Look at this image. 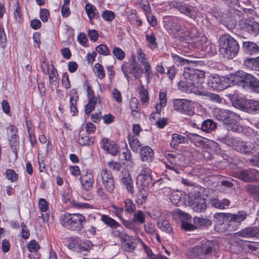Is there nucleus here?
I'll return each instance as SVG.
<instances>
[{"instance_id": "obj_17", "label": "nucleus", "mask_w": 259, "mask_h": 259, "mask_svg": "<svg viewBox=\"0 0 259 259\" xmlns=\"http://www.w3.org/2000/svg\"><path fill=\"white\" fill-rule=\"evenodd\" d=\"M240 25H242V28L255 36L259 33V23L255 21H242Z\"/></svg>"}, {"instance_id": "obj_9", "label": "nucleus", "mask_w": 259, "mask_h": 259, "mask_svg": "<svg viewBox=\"0 0 259 259\" xmlns=\"http://www.w3.org/2000/svg\"><path fill=\"white\" fill-rule=\"evenodd\" d=\"M212 242L206 241L201 246H197L190 249L188 254L192 257L203 258L205 255L209 254L212 251L211 245Z\"/></svg>"}, {"instance_id": "obj_12", "label": "nucleus", "mask_w": 259, "mask_h": 259, "mask_svg": "<svg viewBox=\"0 0 259 259\" xmlns=\"http://www.w3.org/2000/svg\"><path fill=\"white\" fill-rule=\"evenodd\" d=\"M172 33L181 41L189 40L191 37L189 29L184 25L176 24L172 30Z\"/></svg>"}, {"instance_id": "obj_22", "label": "nucleus", "mask_w": 259, "mask_h": 259, "mask_svg": "<svg viewBox=\"0 0 259 259\" xmlns=\"http://www.w3.org/2000/svg\"><path fill=\"white\" fill-rule=\"evenodd\" d=\"M94 177L92 173L87 172L80 177V182L84 189L88 190L92 186L94 183Z\"/></svg>"}, {"instance_id": "obj_7", "label": "nucleus", "mask_w": 259, "mask_h": 259, "mask_svg": "<svg viewBox=\"0 0 259 259\" xmlns=\"http://www.w3.org/2000/svg\"><path fill=\"white\" fill-rule=\"evenodd\" d=\"M175 110L179 112L189 116L195 114V107L193 103L186 99H177L172 101Z\"/></svg>"}, {"instance_id": "obj_24", "label": "nucleus", "mask_w": 259, "mask_h": 259, "mask_svg": "<svg viewBox=\"0 0 259 259\" xmlns=\"http://www.w3.org/2000/svg\"><path fill=\"white\" fill-rule=\"evenodd\" d=\"M103 148L108 151L112 155H115L117 154V148L115 143L113 142H110L108 139L104 138L102 140Z\"/></svg>"}, {"instance_id": "obj_4", "label": "nucleus", "mask_w": 259, "mask_h": 259, "mask_svg": "<svg viewBox=\"0 0 259 259\" xmlns=\"http://www.w3.org/2000/svg\"><path fill=\"white\" fill-rule=\"evenodd\" d=\"M61 222L68 229L79 230L84 227L86 219L80 213H65L62 215Z\"/></svg>"}, {"instance_id": "obj_40", "label": "nucleus", "mask_w": 259, "mask_h": 259, "mask_svg": "<svg viewBox=\"0 0 259 259\" xmlns=\"http://www.w3.org/2000/svg\"><path fill=\"white\" fill-rule=\"evenodd\" d=\"M230 203V201L227 199H224L221 201L218 198H214L211 201L212 206L220 209L225 208V206H229Z\"/></svg>"}, {"instance_id": "obj_6", "label": "nucleus", "mask_w": 259, "mask_h": 259, "mask_svg": "<svg viewBox=\"0 0 259 259\" xmlns=\"http://www.w3.org/2000/svg\"><path fill=\"white\" fill-rule=\"evenodd\" d=\"M189 204L191 208L195 211L202 212L205 211L207 203L201 188L194 189L189 193Z\"/></svg>"}, {"instance_id": "obj_36", "label": "nucleus", "mask_w": 259, "mask_h": 259, "mask_svg": "<svg viewBox=\"0 0 259 259\" xmlns=\"http://www.w3.org/2000/svg\"><path fill=\"white\" fill-rule=\"evenodd\" d=\"M151 176L139 175L137 177V184L140 187L148 188L152 184Z\"/></svg>"}, {"instance_id": "obj_42", "label": "nucleus", "mask_w": 259, "mask_h": 259, "mask_svg": "<svg viewBox=\"0 0 259 259\" xmlns=\"http://www.w3.org/2000/svg\"><path fill=\"white\" fill-rule=\"evenodd\" d=\"M157 226L160 230L166 233H169L172 231L169 222L166 220L159 221L157 223Z\"/></svg>"}, {"instance_id": "obj_13", "label": "nucleus", "mask_w": 259, "mask_h": 259, "mask_svg": "<svg viewBox=\"0 0 259 259\" xmlns=\"http://www.w3.org/2000/svg\"><path fill=\"white\" fill-rule=\"evenodd\" d=\"M103 185L106 191L112 193L115 188V184L112 174L107 170H103L101 172Z\"/></svg>"}, {"instance_id": "obj_51", "label": "nucleus", "mask_w": 259, "mask_h": 259, "mask_svg": "<svg viewBox=\"0 0 259 259\" xmlns=\"http://www.w3.org/2000/svg\"><path fill=\"white\" fill-rule=\"evenodd\" d=\"M172 57L174 58V61L178 65H185L188 64L190 63H193V61L183 58L178 55L172 54Z\"/></svg>"}, {"instance_id": "obj_34", "label": "nucleus", "mask_w": 259, "mask_h": 259, "mask_svg": "<svg viewBox=\"0 0 259 259\" xmlns=\"http://www.w3.org/2000/svg\"><path fill=\"white\" fill-rule=\"evenodd\" d=\"M239 11L232 8L223 9L221 11L222 17L225 19H228L232 20L238 15Z\"/></svg>"}, {"instance_id": "obj_29", "label": "nucleus", "mask_w": 259, "mask_h": 259, "mask_svg": "<svg viewBox=\"0 0 259 259\" xmlns=\"http://www.w3.org/2000/svg\"><path fill=\"white\" fill-rule=\"evenodd\" d=\"M121 246L123 250L126 251L132 252L136 247V243L130 238H122Z\"/></svg>"}, {"instance_id": "obj_57", "label": "nucleus", "mask_w": 259, "mask_h": 259, "mask_svg": "<svg viewBox=\"0 0 259 259\" xmlns=\"http://www.w3.org/2000/svg\"><path fill=\"white\" fill-rule=\"evenodd\" d=\"M102 16L103 19L106 21H112L115 17L114 12L109 10H105L102 13Z\"/></svg>"}, {"instance_id": "obj_26", "label": "nucleus", "mask_w": 259, "mask_h": 259, "mask_svg": "<svg viewBox=\"0 0 259 259\" xmlns=\"http://www.w3.org/2000/svg\"><path fill=\"white\" fill-rule=\"evenodd\" d=\"M132 69L129 73L132 74L136 79H139L143 73V70L141 66L136 63L135 59H134L130 64Z\"/></svg>"}, {"instance_id": "obj_50", "label": "nucleus", "mask_w": 259, "mask_h": 259, "mask_svg": "<svg viewBox=\"0 0 259 259\" xmlns=\"http://www.w3.org/2000/svg\"><path fill=\"white\" fill-rule=\"evenodd\" d=\"M139 94L141 101L142 103H145L149 101L148 93L143 85L140 87Z\"/></svg>"}, {"instance_id": "obj_41", "label": "nucleus", "mask_w": 259, "mask_h": 259, "mask_svg": "<svg viewBox=\"0 0 259 259\" xmlns=\"http://www.w3.org/2000/svg\"><path fill=\"white\" fill-rule=\"evenodd\" d=\"M245 190L249 194L253 196L254 199L259 200V186L249 184L246 186Z\"/></svg>"}, {"instance_id": "obj_27", "label": "nucleus", "mask_w": 259, "mask_h": 259, "mask_svg": "<svg viewBox=\"0 0 259 259\" xmlns=\"http://www.w3.org/2000/svg\"><path fill=\"white\" fill-rule=\"evenodd\" d=\"M236 76L240 78V81L244 83V86L247 87L249 85L254 78L252 75L242 71H237L236 73Z\"/></svg>"}, {"instance_id": "obj_44", "label": "nucleus", "mask_w": 259, "mask_h": 259, "mask_svg": "<svg viewBox=\"0 0 259 259\" xmlns=\"http://www.w3.org/2000/svg\"><path fill=\"white\" fill-rule=\"evenodd\" d=\"M132 221L135 224H142L145 222V215L142 210L134 213Z\"/></svg>"}, {"instance_id": "obj_31", "label": "nucleus", "mask_w": 259, "mask_h": 259, "mask_svg": "<svg viewBox=\"0 0 259 259\" xmlns=\"http://www.w3.org/2000/svg\"><path fill=\"white\" fill-rule=\"evenodd\" d=\"M217 123L211 119H206L202 121L200 129L206 133H211L217 128Z\"/></svg>"}, {"instance_id": "obj_48", "label": "nucleus", "mask_w": 259, "mask_h": 259, "mask_svg": "<svg viewBox=\"0 0 259 259\" xmlns=\"http://www.w3.org/2000/svg\"><path fill=\"white\" fill-rule=\"evenodd\" d=\"M125 210L126 212L132 213L136 210V207L133 201L130 199H126L124 200Z\"/></svg>"}, {"instance_id": "obj_2", "label": "nucleus", "mask_w": 259, "mask_h": 259, "mask_svg": "<svg viewBox=\"0 0 259 259\" xmlns=\"http://www.w3.org/2000/svg\"><path fill=\"white\" fill-rule=\"evenodd\" d=\"M219 53L223 57L231 59L237 54L239 46L237 41L231 36L225 34L222 35L219 39Z\"/></svg>"}, {"instance_id": "obj_54", "label": "nucleus", "mask_w": 259, "mask_h": 259, "mask_svg": "<svg viewBox=\"0 0 259 259\" xmlns=\"http://www.w3.org/2000/svg\"><path fill=\"white\" fill-rule=\"evenodd\" d=\"M95 72L97 74V76L100 79L103 78L105 76L104 68L100 63H96L95 65Z\"/></svg>"}, {"instance_id": "obj_3", "label": "nucleus", "mask_w": 259, "mask_h": 259, "mask_svg": "<svg viewBox=\"0 0 259 259\" xmlns=\"http://www.w3.org/2000/svg\"><path fill=\"white\" fill-rule=\"evenodd\" d=\"M232 105L237 108L249 113L259 111V101L245 100L240 97L237 94H230L228 95Z\"/></svg>"}, {"instance_id": "obj_60", "label": "nucleus", "mask_w": 259, "mask_h": 259, "mask_svg": "<svg viewBox=\"0 0 259 259\" xmlns=\"http://www.w3.org/2000/svg\"><path fill=\"white\" fill-rule=\"evenodd\" d=\"M96 50L99 53L106 56L109 54V50L105 45H100L96 47Z\"/></svg>"}, {"instance_id": "obj_35", "label": "nucleus", "mask_w": 259, "mask_h": 259, "mask_svg": "<svg viewBox=\"0 0 259 259\" xmlns=\"http://www.w3.org/2000/svg\"><path fill=\"white\" fill-rule=\"evenodd\" d=\"M85 10L90 20L98 19L100 17V14L98 12L96 8L90 3L87 4L85 6Z\"/></svg>"}, {"instance_id": "obj_21", "label": "nucleus", "mask_w": 259, "mask_h": 259, "mask_svg": "<svg viewBox=\"0 0 259 259\" xmlns=\"http://www.w3.org/2000/svg\"><path fill=\"white\" fill-rule=\"evenodd\" d=\"M141 159L143 161L150 162L154 157V152L149 146H145L140 150Z\"/></svg>"}, {"instance_id": "obj_33", "label": "nucleus", "mask_w": 259, "mask_h": 259, "mask_svg": "<svg viewBox=\"0 0 259 259\" xmlns=\"http://www.w3.org/2000/svg\"><path fill=\"white\" fill-rule=\"evenodd\" d=\"M119 159L124 165H129L131 163V154L126 148L122 149L119 153Z\"/></svg>"}, {"instance_id": "obj_14", "label": "nucleus", "mask_w": 259, "mask_h": 259, "mask_svg": "<svg viewBox=\"0 0 259 259\" xmlns=\"http://www.w3.org/2000/svg\"><path fill=\"white\" fill-rule=\"evenodd\" d=\"M234 242L238 243L239 244L243 245L245 249H248L253 254L259 256V243L255 242H249L243 241L239 239H234L233 241Z\"/></svg>"}, {"instance_id": "obj_19", "label": "nucleus", "mask_w": 259, "mask_h": 259, "mask_svg": "<svg viewBox=\"0 0 259 259\" xmlns=\"http://www.w3.org/2000/svg\"><path fill=\"white\" fill-rule=\"evenodd\" d=\"M38 205L40 210L42 212L40 217L44 222H48L50 219V214L47 211L49 207V204L44 198H40L38 201Z\"/></svg>"}, {"instance_id": "obj_46", "label": "nucleus", "mask_w": 259, "mask_h": 259, "mask_svg": "<svg viewBox=\"0 0 259 259\" xmlns=\"http://www.w3.org/2000/svg\"><path fill=\"white\" fill-rule=\"evenodd\" d=\"M83 131L79 132V135L78 138V142L80 145H90L93 144L94 142L89 139V136H87L85 133H83Z\"/></svg>"}, {"instance_id": "obj_11", "label": "nucleus", "mask_w": 259, "mask_h": 259, "mask_svg": "<svg viewBox=\"0 0 259 259\" xmlns=\"http://www.w3.org/2000/svg\"><path fill=\"white\" fill-rule=\"evenodd\" d=\"M258 175L257 170L253 168H249L236 172L235 177L243 182L251 183L257 180Z\"/></svg>"}, {"instance_id": "obj_59", "label": "nucleus", "mask_w": 259, "mask_h": 259, "mask_svg": "<svg viewBox=\"0 0 259 259\" xmlns=\"http://www.w3.org/2000/svg\"><path fill=\"white\" fill-rule=\"evenodd\" d=\"M97 100H89L88 103L85 106V112L87 114H90L92 110H94Z\"/></svg>"}, {"instance_id": "obj_62", "label": "nucleus", "mask_w": 259, "mask_h": 259, "mask_svg": "<svg viewBox=\"0 0 259 259\" xmlns=\"http://www.w3.org/2000/svg\"><path fill=\"white\" fill-rule=\"evenodd\" d=\"M27 248L31 252H35L39 248V245L35 240H31L27 244Z\"/></svg>"}, {"instance_id": "obj_58", "label": "nucleus", "mask_w": 259, "mask_h": 259, "mask_svg": "<svg viewBox=\"0 0 259 259\" xmlns=\"http://www.w3.org/2000/svg\"><path fill=\"white\" fill-rule=\"evenodd\" d=\"M113 54L116 58L119 60H122L125 57V54L124 51L117 47L113 49Z\"/></svg>"}, {"instance_id": "obj_47", "label": "nucleus", "mask_w": 259, "mask_h": 259, "mask_svg": "<svg viewBox=\"0 0 259 259\" xmlns=\"http://www.w3.org/2000/svg\"><path fill=\"white\" fill-rule=\"evenodd\" d=\"M146 38L148 42V46L151 49H153L157 48L158 45L156 41V38L153 32H152L150 34H146Z\"/></svg>"}, {"instance_id": "obj_28", "label": "nucleus", "mask_w": 259, "mask_h": 259, "mask_svg": "<svg viewBox=\"0 0 259 259\" xmlns=\"http://www.w3.org/2000/svg\"><path fill=\"white\" fill-rule=\"evenodd\" d=\"M244 65L251 70L259 71V56L254 58H248L244 60Z\"/></svg>"}, {"instance_id": "obj_8", "label": "nucleus", "mask_w": 259, "mask_h": 259, "mask_svg": "<svg viewBox=\"0 0 259 259\" xmlns=\"http://www.w3.org/2000/svg\"><path fill=\"white\" fill-rule=\"evenodd\" d=\"M183 76L186 81L193 82L194 85H200L203 81L205 72L200 70L185 68Z\"/></svg>"}, {"instance_id": "obj_25", "label": "nucleus", "mask_w": 259, "mask_h": 259, "mask_svg": "<svg viewBox=\"0 0 259 259\" xmlns=\"http://www.w3.org/2000/svg\"><path fill=\"white\" fill-rule=\"evenodd\" d=\"M193 82L188 81H180L179 83V88L183 92L187 93H192L196 90V86L199 85H194Z\"/></svg>"}, {"instance_id": "obj_18", "label": "nucleus", "mask_w": 259, "mask_h": 259, "mask_svg": "<svg viewBox=\"0 0 259 259\" xmlns=\"http://www.w3.org/2000/svg\"><path fill=\"white\" fill-rule=\"evenodd\" d=\"M242 48L244 52L249 55H256L259 53L258 46L252 41H244Z\"/></svg>"}, {"instance_id": "obj_61", "label": "nucleus", "mask_w": 259, "mask_h": 259, "mask_svg": "<svg viewBox=\"0 0 259 259\" xmlns=\"http://www.w3.org/2000/svg\"><path fill=\"white\" fill-rule=\"evenodd\" d=\"M254 148V146L252 145V144L250 142H245L242 153L246 154H249L252 152Z\"/></svg>"}, {"instance_id": "obj_20", "label": "nucleus", "mask_w": 259, "mask_h": 259, "mask_svg": "<svg viewBox=\"0 0 259 259\" xmlns=\"http://www.w3.org/2000/svg\"><path fill=\"white\" fill-rule=\"evenodd\" d=\"M208 86L217 90L221 91L224 89L220 77L218 75L209 76L208 81Z\"/></svg>"}, {"instance_id": "obj_63", "label": "nucleus", "mask_w": 259, "mask_h": 259, "mask_svg": "<svg viewBox=\"0 0 259 259\" xmlns=\"http://www.w3.org/2000/svg\"><path fill=\"white\" fill-rule=\"evenodd\" d=\"M9 138H15L18 137L17 128L14 125H10L7 127Z\"/></svg>"}, {"instance_id": "obj_15", "label": "nucleus", "mask_w": 259, "mask_h": 259, "mask_svg": "<svg viewBox=\"0 0 259 259\" xmlns=\"http://www.w3.org/2000/svg\"><path fill=\"white\" fill-rule=\"evenodd\" d=\"M235 234L242 237L257 238L259 237V228L256 227H247L237 232Z\"/></svg>"}, {"instance_id": "obj_30", "label": "nucleus", "mask_w": 259, "mask_h": 259, "mask_svg": "<svg viewBox=\"0 0 259 259\" xmlns=\"http://www.w3.org/2000/svg\"><path fill=\"white\" fill-rule=\"evenodd\" d=\"M139 190L136 194V202L138 204H142L146 201L148 196V188L139 187Z\"/></svg>"}, {"instance_id": "obj_5", "label": "nucleus", "mask_w": 259, "mask_h": 259, "mask_svg": "<svg viewBox=\"0 0 259 259\" xmlns=\"http://www.w3.org/2000/svg\"><path fill=\"white\" fill-rule=\"evenodd\" d=\"M247 216V213L244 211H239L236 214L216 213L214 215V218L218 220V222L227 224L228 225L227 229L230 230L234 229V226L245 220Z\"/></svg>"}, {"instance_id": "obj_49", "label": "nucleus", "mask_w": 259, "mask_h": 259, "mask_svg": "<svg viewBox=\"0 0 259 259\" xmlns=\"http://www.w3.org/2000/svg\"><path fill=\"white\" fill-rule=\"evenodd\" d=\"M9 139L12 152L15 153L17 157L18 154L17 149L19 146L18 137L15 138H9Z\"/></svg>"}, {"instance_id": "obj_39", "label": "nucleus", "mask_w": 259, "mask_h": 259, "mask_svg": "<svg viewBox=\"0 0 259 259\" xmlns=\"http://www.w3.org/2000/svg\"><path fill=\"white\" fill-rule=\"evenodd\" d=\"M193 224H194L197 227L200 228L201 227H207L211 226L212 222L211 220L206 219L202 218L199 217H194L193 218Z\"/></svg>"}, {"instance_id": "obj_16", "label": "nucleus", "mask_w": 259, "mask_h": 259, "mask_svg": "<svg viewBox=\"0 0 259 259\" xmlns=\"http://www.w3.org/2000/svg\"><path fill=\"white\" fill-rule=\"evenodd\" d=\"M138 61L144 66L145 72L148 81L150 76L152 74V70L151 69V66L149 63L147 61V59L145 58V55L141 49L138 50Z\"/></svg>"}, {"instance_id": "obj_10", "label": "nucleus", "mask_w": 259, "mask_h": 259, "mask_svg": "<svg viewBox=\"0 0 259 259\" xmlns=\"http://www.w3.org/2000/svg\"><path fill=\"white\" fill-rule=\"evenodd\" d=\"M170 6L172 8L177 9L181 13L186 15L192 19L195 20L197 17V13L193 7L183 2L174 1L171 3Z\"/></svg>"}, {"instance_id": "obj_56", "label": "nucleus", "mask_w": 259, "mask_h": 259, "mask_svg": "<svg viewBox=\"0 0 259 259\" xmlns=\"http://www.w3.org/2000/svg\"><path fill=\"white\" fill-rule=\"evenodd\" d=\"M6 177L11 182L16 181L18 179V176L14 170L8 169L6 171Z\"/></svg>"}, {"instance_id": "obj_52", "label": "nucleus", "mask_w": 259, "mask_h": 259, "mask_svg": "<svg viewBox=\"0 0 259 259\" xmlns=\"http://www.w3.org/2000/svg\"><path fill=\"white\" fill-rule=\"evenodd\" d=\"M112 207L114 210V213L115 215L120 219L124 225H126L128 222L127 221L123 219L122 217V214L123 211V208L117 207L116 205H112Z\"/></svg>"}, {"instance_id": "obj_45", "label": "nucleus", "mask_w": 259, "mask_h": 259, "mask_svg": "<svg viewBox=\"0 0 259 259\" xmlns=\"http://www.w3.org/2000/svg\"><path fill=\"white\" fill-rule=\"evenodd\" d=\"M93 247L92 243L90 241H87L81 243L78 246V251L80 253L85 255L86 253L90 251Z\"/></svg>"}, {"instance_id": "obj_1", "label": "nucleus", "mask_w": 259, "mask_h": 259, "mask_svg": "<svg viewBox=\"0 0 259 259\" xmlns=\"http://www.w3.org/2000/svg\"><path fill=\"white\" fill-rule=\"evenodd\" d=\"M214 116L217 119L224 122L227 130L235 132L242 131V127L237 121L239 116L236 113L229 110L215 108Z\"/></svg>"}, {"instance_id": "obj_43", "label": "nucleus", "mask_w": 259, "mask_h": 259, "mask_svg": "<svg viewBox=\"0 0 259 259\" xmlns=\"http://www.w3.org/2000/svg\"><path fill=\"white\" fill-rule=\"evenodd\" d=\"M128 140L131 148L134 151H137L141 146V143L137 138L134 135L129 134L128 135Z\"/></svg>"}, {"instance_id": "obj_64", "label": "nucleus", "mask_w": 259, "mask_h": 259, "mask_svg": "<svg viewBox=\"0 0 259 259\" xmlns=\"http://www.w3.org/2000/svg\"><path fill=\"white\" fill-rule=\"evenodd\" d=\"M253 91L259 93V80L254 77L248 86Z\"/></svg>"}, {"instance_id": "obj_23", "label": "nucleus", "mask_w": 259, "mask_h": 259, "mask_svg": "<svg viewBox=\"0 0 259 259\" xmlns=\"http://www.w3.org/2000/svg\"><path fill=\"white\" fill-rule=\"evenodd\" d=\"M121 182L129 193L131 194L134 193L133 182L129 173L125 174L123 176L121 179Z\"/></svg>"}, {"instance_id": "obj_38", "label": "nucleus", "mask_w": 259, "mask_h": 259, "mask_svg": "<svg viewBox=\"0 0 259 259\" xmlns=\"http://www.w3.org/2000/svg\"><path fill=\"white\" fill-rule=\"evenodd\" d=\"M187 141L186 138L177 134H174L172 135L170 145L171 147L176 149L179 144L186 143Z\"/></svg>"}, {"instance_id": "obj_37", "label": "nucleus", "mask_w": 259, "mask_h": 259, "mask_svg": "<svg viewBox=\"0 0 259 259\" xmlns=\"http://www.w3.org/2000/svg\"><path fill=\"white\" fill-rule=\"evenodd\" d=\"M101 220L112 229H116L120 226V224L117 221L106 214L101 215Z\"/></svg>"}, {"instance_id": "obj_32", "label": "nucleus", "mask_w": 259, "mask_h": 259, "mask_svg": "<svg viewBox=\"0 0 259 259\" xmlns=\"http://www.w3.org/2000/svg\"><path fill=\"white\" fill-rule=\"evenodd\" d=\"M188 138L197 147L203 146L207 139L194 133H189Z\"/></svg>"}, {"instance_id": "obj_53", "label": "nucleus", "mask_w": 259, "mask_h": 259, "mask_svg": "<svg viewBox=\"0 0 259 259\" xmlns=\"http://www.w3.org/2000/svg\"><path fill=\"white\" fill-rule=\"evenodd\" d=\"M170 199L174 204L178 205L182 201V193L179 191L172 193L170 196Z\"/></svg>"}, {"instance_id": "obj_55", "label": "nucleus", "mask_w": 259, "mask_h": 259, "mask_svg": "<svg viewBox=\"0 0 259 259\" xmlns=\"http://www.w3.org/2000/svg\"><path fill=\"white\" fill-rule=\"evenodd\" d=\"M181 228L186 231H191L197 229V227L194 224H192L186 221L182 220Z\"/></svg>"}]
</instances>
